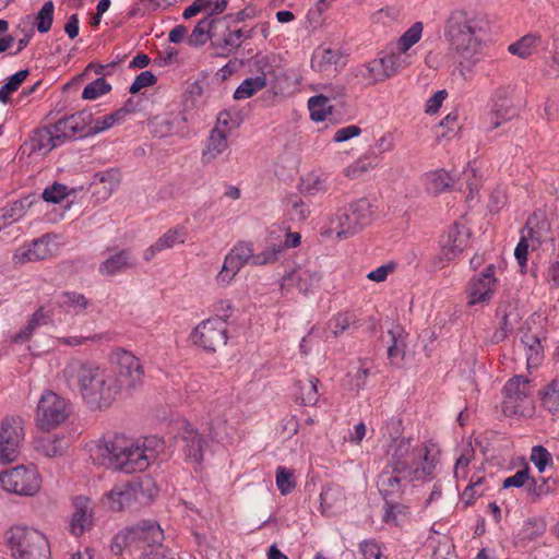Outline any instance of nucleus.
Listing matches in <instances>:
<instances>
[{
    "mask_svg": "<svg viewBox=\"0 0 559 559\" xmlns=\"http://www.w3.org/2000/svg\"><path fill=\"white\" fill-rule=\"evenodd\" d=\"M399 442L407 443L408 451L404 460L408 463V481L431 479L439 462V450L429 443L413 448L409 440L402 439Z\"/></svg>",
    "mask_w": 559,
    "mask_h": 559,
    "instance_id": "obj_11",
    "label": "nucleus"
},
{
    "mask_svg": "<svg viewBox=\"0 0 559 559\" xmlns=\"http://www.w3.org/2000/svg\"><path fill=\"white\" fill-rule=\"evenodd\" d=\"M239 272L240 269L225 255L223 265L215 276V283L219 287H228L231 285Z\"/></svg>",
    "mask_w": 559,
    "mask_h": 559,
    "instance_id": "obj_58",
    "label": "nucleus"
},
{
    "mask_svg": "<svg viewBox=\"0 0 559 559\" xmlns=\"http://www.w3.org/2000/svg\"><path fill=\"white\" fill-rule=\"evenodd\" d=\"M57 250L55 236L46 234L33 240L29 245H24L16 249L13 254V261L19 264L41 261L53 257Z\"/></svg>",
    "mask_w": 559,
    "mask_h": 559,
    "instance_id": "obj_16",
    "label": "nucleus"
},
{
    "mask_svg": "<svg viewBox=\"0 0 559 559\" xmlns=\"http://www.w3.org/2000/svg\"><path fill=\"white\" fill-rule=\"evenodd\" d=\"M251 37H252V29H245V28L228 29L224 34V36L222 38V43L219 44V47L227 52H233L241 46V44L245 39H249Z\"/></svg>",
    "mask_w": 559,
    "mask_h": 559,
    "instance_id": "obj_46",
    "label": "nucleus"
},
{
    "mask_svg": "<svg viewBox=\"0 0 559 559\" xmlns=\"http://www.w3.org/2000/svg\"><path fill=\"white\" fill-rule=\"evenodd\" d=\"M283 252L284 247H281V243L271 242L262 251L254 253L253 266L274 264Z\"/></svg>",
    "mask_w": 559,
    "mask_h": 559,
    "instance_id": "obj_53",
    "label": "nucleus"
},
{
    "mask_svg": "<svg viewBox=\"0 0 559 559\" xmlns=\"http://www.w3.org/2000/svg\"><path fill=\"white\" fill-rule=\"evenodd\" d=\"M105 259L98 266L103 276H116L135 266V257L130 249L107 248Z\"/></svg>",
    "mask_w": 559,
    "mask_h": 559,
    "instance_id": "obj_17",
    "label": "nucleus"
},
{
    "mask_svg": "<svg viewBox=\"0 0 559 559\" xmlns=\"http://www.w3.org/2000/svg\"><path fill=\"white\" fill-rule=\"evenodd\" d=\"M187 234V228L182 225H178L163 234L156 240V243L162 250L170 249L175 245L185 243Z\"/></svg>",
    "mask_w": 559,
    "mask_h": 559,
    "instance_id": "obj_51",
    "label": "nucleus"
},
{
    "mask_svg": "<svg viewBox=\"0 0 559 559\" xmlns=\"http://www.w3.org/2000/svg\"><path fill=\"white\" fill-rule=\"evenodd\" d=\"M504 399L502 409L506 415H530L533 403L528 397V380L523 376H515L508 380L503 386Z\"/></svg>",
    "mask_w": 559,
    "mask_h": 559,
    "instance_id": "obj_14",
    "label": "nucleus"
},
{
    "mask_svg": "<svg viewBox=\"0 0 559 559\" xmlns=\"http://www.w3.org/2000/svg\"><path fill=\"white\" fill-rule=\"evenodd\" d=\"M491 122H490V130L499 128L501 124H503L507 121H510L518 115L516 107L510 103H495L491 104Z\"/></svg>",
    "mask_w": 559,
    "mask_h": 559,
    "instance_id": "obj_42",
    "label": "nucleus"
},
{
    "mask_svg": "<svg viewBox=\"0 0 559 559\" xmlns=\"http://www.w3.org/2000/svg\"><path fill=\"white\" fill-rule=\"evenodd\" d=\"M289 214L292 219L297 222L306 221L310 214L311 210L309 204H307L300 197L292 195L288 199Z\"/></svg>",
    "mask_w": 559,
    "mask_h": 559,
    "instance_id": "obj_64",
    "label": "nucleus"
},
{
    "mask_svg": "<svg viewBox=\"0 0 559 559\" xmlns=\"http://www.w3.org/2000/svg\"><path fill=\"white\" fill-rule=\"evenodd\" d=\"M346 506L344 489L340 486L328 485L320 493L321 513L326 516L342 512Z\"/></svg>",
    "mask_w": 559,
    "mask_h": 559,
    "instance_id": "obj_25",
    "label": "nucleus"
},
{
    "mask_svg": "<svg viewBox=\"0 0 559 559\" xmlns=\"http://www.w3.org/2000/svg\"><path fill=\"white\" fill-rule=\"evenodd\" d=\"M73 512L69 522V530L73 536H82L94 525V503L85 496L73 499Z\"/></svg>",
    "mask_w": 559,
    "mask_h": 559,
    "instance_id": "obj_18",
    "label": "nucleus"
},
{
    "mask_svg": "<svg viewBox=\"0 0 559 559\" xmlns=\"http://www.w3.org/2000/svg\"><path fill=\"white\" fill-rule=\"evenodd\" d=\"M459 129L457 112H450L436 127L435 133L437 139L440 141L442 139L453 138L457 133Z\"/></svg>",
    "mask_w": 559,
    "mask_h": 559,
    "instance_id": "obj_54",
    "label": "nucleus"
},
{
    "mask_svg": "<svg viewBox=\"0 0 559 559\" xmlns=\"http://www.w3.org/2000/svg\"><path fill=\"white\" fill-rule=\"evenodd\" d=\"M34 450L48 459L60 457L66 454L69 443L63 435H41L34 439Z\"/></svg>",
    "mask_w": 559,
    "mask_h": 559,
    "instance_id": "obj_23",
    "label": "nucleus"
},
{
    "mask_svg": "<svg viewBox=\"0 0 559 559\" xmlns=\"http://www.w3.org/2000/svg\"><path fill=\"white\" fill-rule=\"evenodd\" d=\"M266 86V79L264 75H257L243 80L234 93V98L237 100L247 99L253 96L259 91Z\"/></svg>",
    "mask_w": 559,
    "mask_h": 559,
    "instance_id": "obj_43",
    "label": "nucleus"
},
{
    "mask_svg": "<svg viewBox=\"0 0 559 559\" xmlns=\"http://www.w3.org/2000/svg\"><path fill=\"white\" fill-rule=\"evenodd\" d=\"M310 117L314 121H323L332 112L330 98L325 95L312 96L308 100Z\"/></svg>",
    "mask_w": 559,
    "mask_h": 559,
    "instance_id": "obj_47",
    "label": "nucleus"
},
{
    "mask_svg": "<svg viewBox=\"0 0 559 559\" xmlns=\"http://www.w3.org/2000/svg\"><path fill=\"white\" fill-rule=\"evenodd\" d=\"M111 91V85L104 79L98 78L91 83H88L83 92H82V98L94 100L98 97L109 93Z\"/></svg>",
    "mask_w": 559,
    "mask_h": 559,
    "instance_id": "obj_62",
    "label": "nucleus"
},
{
    "mask_svg": "<svg viewBox=\"0 0 559 559\" xmlns=\"http://www.w3.org/2000/svg\"><path fill=\"white\" fill-rule=\"evenodd\" d=\"M537 37L533 35L523 36L519 41L511 44L508 50L521 58L530 57L536 48Z\"/></svg>",
    "mask_w": 559,
    "mask_h": 559,
    "instance_id": "obj_61",
    "label": "nucleus"
},
{
    "mask_svg": "<svg viewBox=\"0 0 559 559\" xmlns=\"http://www.w3.org/2000/svg\"><path fill=\"white\" fill-rule=\"evenodd\" d=\"M424 25L421 22H415L407 31H405L399 38L396 47L405 51L406 53H414L411 51L412 47L415 46L423 36Z\"/></svg>",
    "mask_w": 559,
    "mask_h": 559,
    "instance_id": "obj_50",
    "label": "nucleus"
},
{
    "mask_svg": "<svg viewBox=\"0 0 559 559\" xmlns=\"http://www.w3.org/2000/svg\"><path fill=\"white\" fill-rule=\"evenodd\" d=\"M61 379L69 390L81 395L92 409H106L119 395L115 371L96 362L71 358L61 371Z\"/></svg>",
    "mask_w": 559,
    "mask_h": 559,
    "instance_id": "obj_2",
    "label": "nucleus"
},
{
    "mask_svg": "<svg viewBox=\"0 0 559 559\" xmlns=\"http://www.w3.org/2000/svg\"><path fill=\"white\" fill-rule=\"evenodd\" d=\"M546 532V522L542 518H530L523 522L522 527L514 536V545L526 547L540 538Z\"/></svg>",
    "mask_w": 559,
    "mask_h": 559,
    "instance_id": "obj_29",
    "label": "nucleus"
},
{
    "mask_svg": "<svg viewBox=\"0 0 559 559\" xmlns=\"http://www.w3.org/2000/svg\"><path fill=\"white\" fill-rule=\"evenodd\" d=\"M328 177L324 174L311 171L306 174L299 185V189L301 193L308 195H316L318 193H323L328 190L326 185Z\"/></svg>",
    "mask_w": 559,
    "mask_h": 559,
    "instance_id": "obj_38",
    "label": "nucleus"
},
{
    "mask_svg": "<svg viewBox=\"0 0 559 559\" xmlns=\"http://www.w3.org/2000/svg\"><path fill=\"white\" fill-rule=\"evenodd\" d=\"M538 245L539 241L535 237V231L530 227H525L522 230L521 239L514 249V257L522 267L526 265L528 249H535Z\"/></svg>",
    "mask_w": 559,
    "mask_h": 559,
    "instance_id": "obj_39",
    "label": "nucleus"
},
{
    "mask_svg": "<svg viewBox=\"0 0 559 559\" xmlns=\"http://www.w3.org/2000/svg\"><path fill=\"white\" fill-rule=\"evenodd\" d=\"M71 411V403L67 399L51 390H46L37 403L36 425L41 431L48 432L66 423Z\"/></svg>",
    "mask_w": 559,
    "mask_h": 559,
    "instance_id": "obj_9",
    "label": "nucleus"
},
{
    "mask_svg": "<svg viewBox=\"0 0 559 559\" xmlns=\"http://www.w3.org/2000/svg\"><path fill=\"white\" fill-rule=\"evenodd\" d=\"M447 38L450 47L461 58V63L475 62L481 43V27L479 21L471 17L464 11H454L449 17Z\"/></svg>",
    "mask_w": 559,
    "mask_h": 559,
    "instance_id": "obj_3",
    "label": "nucleus"
},
{
    "mask_svg": "<svg viewBox=\"0 0 559 559\" xmlns=\"http://www.w3.org/2000/svg\"><path fill=\"white\" fill-rule=\"evenodd\" d=\"M134 535L136 549L143 550V557L146 552L158 551L159 548H165L162 544L164 539L163 530L155 522H143L134 526Z\"/></svg>",
    "mask_w": 559,
    "mask_h": 559,
    "instance_id": "obj_21",
    "label": "nucleus"
},
{
    "mask_svg": "<svg viewBox=\"0 0 559 559\" xmlns=\"http://www.w3.org/2000/svg\"><path fill=\"white\" fill-rule=\"evenodd\" d=\"M388 333L392 338V343L388 348L389 358L392 361L403 360L406 348V333L400 325H394L388 331Z\"/></svg>",
    "mask_w": 559,
    "mask_h": 559,
    "instance_id": "obj_40",
    "label": "nucleus"
},
{
    "mask_svg": "<svg viewBox=\"0 0 559 559\" xmlns=\"http://www.w3.org/2000/svg\"><path fill=\"white\" fill-rule=\"evenodd\" d=\"M189 338L194 346L204 352L215 353L227 344V323L218 318L205 319L191 331Z\"/></svg>",
    "mask_w": 559,
    "mask_h": 559,
    "instance_id": "obj_13",
    "label": "nucleus"
},
{
    "mask_svg": "<svg viewBox=\"0 0 559 559\" xmlns=\"http://www.w3.org/2000/svg\"><path fill=\"white\" fill-rule=\"evenodd\" d=\"M228 147V136L221 133L218 129H212L201 153V163L203 165L213 164Z\"/></svg>",
    "mask_w": 559,
    "mask_h": 559,
    "instance_id": "obj_27",
    "label": "nucleus"
},
{
    "mask_svg": "<svg viewBox=\"0 0 559 559\" xmlns=\"http://www.w3.org/2000/svg\"><path fill=\"white\" fill-rule=\"evenodd\" d=\"M226 257H228L240 270L248 264L253 266V243L247 240L237 241L227 252Z\"/></svg>",
    "mask_w": 559,
    "mask_h": 559,
    "instance_id": "obj_36",
    "label": "nucleus"
},
{
    "mask_svg": "<svg viewBox=\"0 0 559 559\" xmlns=\"http://www.w3.org/2000/svg\"><path fill=\"white\" fill-rule=\"evenodd\" d=\"M132 546L136 548L134 527L126 528L117 533L111 540L110 549L115 555H120L126 548Z\"/></svg>",
    "mask_w": 559,
    "mask_h": 559,
    "instance_id": "obj_56",
    "label": "nucleus"
},
{
    "mask_svg": "<svg viewBox=\"0 0 559 559\" xmlns=\"http://www.w3.org/2000/svg\"><path fill=\"white\" fill-rule=\"evenodd\" d=\"M109 361L115 371L118 393L126 389L132 390L142 384L144 368L141 360L131 352L116 348L109 355Z\"/></svg>",
    "mask_w": 559,
    "mask_h": 559,
    "instance_id": "obj_10",
    "label": "nucleus"
},
{
    "mask_svg": "<svg viewBox=\"0 0 559 559\" xmlns=\"http://www.w3.org/2000/svg\"><path fill=\"white\" fill-rule=\"evenodd\" d=\"M359 73L368 84H377L391 78L388 70L384 68V62L381 56L364 64L360 68Z\"/></svg>",
    "mask_w": 559,
    "mask_h": 559,
    "instance_id": "obj_37",
    "label": "nucleus"
},
{
    "mask_svg": "<svg viewBox=\"0 0 559 559\" xmlns=\"http://www.w3.org/2000/svg\"><path fill=\"white\" fill-rule=\"evenodd\" d=\"M377 166V157L373 154H365L353 162L344 169V175L349 179H355L368 173Z\"/></svg>",
    "mask_w": 559,
    "mask_h": 559,
    "instance_id": "obj_45",
    "label": "nucleus"
},
{
    "mask_svg": "<svg viewBox=\"0 0 559 559\" xmlns=\"http://www.w3.org/2000/svg\"><path fill=\"white\" fill-rule=\"evenodd\" d=\"M185 121L179 115L163 114L155 116L148 121L150 133L157 139L171 136L176 133L178 126Z\"/></svg>",
    "mask_w": 559,
    "mask_h": 559,
    "instance_id": "obj_28",
    "label": "nucleus"
},
{
    "mask_svg": "<svg viewBox=\"0 0 559 559\" xmlns=\"http://www.w3.org/2000/svg\"><path fill=\"white\" fill-rule=\"evenodd\" d=\"M550 477H539L534 478L530 477L527 485L525 487L527 497L532 502H538L544 497L551 493V489L549 487Z\"/></svg>",
    "mask_w": 559,
    "mask_h": 559,
    "instance_id": "obj_48",
    "label": "nucleus"
},
{
    "mask_svg": "<svg viewBox=\"0 0 559 559\" xmlns=\"http://www.w3.org/2000/svg\"><path fill=\"white\" fill-rule=\"evenodd\" d=\"M454 180L444 169H436L424 175V185L431 194H440L449 190Z\"/></svg>",
    "mask_w": 559,
    "mask_h": 559,
    "instance_id": "obj_33",
    "label": "nucleus"
},
{
    "mask_svg": "<svg viewBox=\"0 0 559 559\" xmlns=\"http://www.w3.org/2000/svg\"><path fill=\"white\" fill-rule=\"evenodd\" d=\"M51 316L48 311H45L44 307H39L29 318L27 321V324L17 332L13 337L12 341L14 343H25L31 340L34 332L43 325H46L50 322Z\"/></svg>",
    "mask_w": 559,
    "mask_h": 559,
    "instance_id": "obj_32",
    "label": "nucleus"
},
{
    "mask_svg": "<svg viewBox=\"0 0 559 559\" xmlns=\"http://www.w3.org/2000/svg\"><path fill=\"white\" fill-rule=\"evenodd\" d=\"M58 132H55V126L36 129L28 141L31 153L46 155L57 146L62 145Z\"/></svg>",
    "mask_w": 559,
    "mask_h": 559,
    "instance_id": "obj_22",
    "label": "nucleus"
},
{
    "mask_svg": "<svg viewBox=\"0 0 559 559\" xmlns=\"http://www.w3.org/2000/svg\"><path fill=\"white\" fill-rule=\"evenodd\" d=\"M7 538L14 559H48L49 544L38 530L14 525L8 531Z\"/></svg>",
    "mask_w": 559,
    "mask_h": 559,
    "instance_id": "obj_5",
    "label": "nucleus"
},
{
    "mask_svg": "<svg viewBox=\"0 0 559 559\" xmlns=\"http://www.w3.org/2000/svg\"><path fill=\"white\" fill-rule=\"evenodd\" d=\"M409 516V508L396 499L385 501L383 521L386 524L400 526Z\"/></svg>",
    "mask_w": 559,
    "mask_h": 559,
    "instance_id": "obj_41",
    "label": "nucleus"
},
{
    "mask_svg": "<svg viewBox=\"0 0 559 559\" xmlns=\"http://www.w3.org/2000/svg\"><path fill=\"white\" fill-rule=\"evenodd\" d=\"M163 450L157 437H132L117 433L99 440L91 450L93 461L124 474L141 473L155 462Z\"/></svg>",
    "mask_w": 559,
    "mask_h": 559,
    "instance_id": "obj_1",
    "label": "nucleus"
},
{
    "mask_svg": "<svg viewBox=\"0 0 559 559\" xmlns=\"http://www.w3.org/2000/svg\"><path fill=\"white\" fill-rule=\"evenodd\" d=\"M319 379L311 377L306 383L297 382L299 389L298 399L305 406H314L319 401L318 392Z\"/></svg>",
    "mask_w": 559,
    "mask_h": 559,
    "instance_id": "obj_49",
    "label": "nucleus"
},
{
    "mask_svg": "<svg viewBox=\"0 0 559 559\" xmlns=\"http://www.w3.org/2000/svg\"><path fill=\"white\" fill-rule=\"evenodd\" d=\"M466 245V235L457 225H452L441 240V259L454 260Z\"/></svg>",
    "mask_w": 559,
    "mask_h": 559,
    "instance_id": "obj_26",
    "label": "nucleus"
},
{
    "mask_svg": "<svg viewBox=\"0 0 559 559\" xmlns=\"http://www.w3.org/2000/svg\"><path fill=\"white\" fill-rule=\"evenodd\" d=\"M408 448L406 442H399L388 465L378 477V489L384 501L397 499L403 493V480L408 481V463L404 460Z\"/></svg>",
    "mask_w": 559,
    "mask_h": 559,
    "instance_id": "obj_6",
    "label": "nucleus"
},
{
    "mask_svg": "<svg viewBox=\"0 0 559 559\" xmlns=\"http://www.w3.org/2000/svg\"><path fill=\"white\" fill-rule=\"evenodd\" d=\"M91 115L84 111L73 114L69 117L58 120L55 126V132H58L62 144L72 138H83L90 135L88 123Z\"/></svg>",
    "mask_w": 559,
    "mask_h": 559,
    "instance_id": "obj_20",
    "label": "nucleus"
},
{
    "mask_svg": "<svg viewBox=\"0 0 559 559\" xmlns=\"http://www.w3.org/2000/svg\"><path fill=\"white\" fill-rule=\"evenodd\" d=\"M543 406L554 415H559V380H552L542 392Z\"/></svg>",
    "mask_w": 559,
    "mask_h": 559,
    "instance_id": "obj_52",
    "label": "nucleus"
},
{
    "mask_svg": "<svg viewBox=\"0 0 559 559\" xmlns=\"http://www.w3.org/2000/svg\"><path fill=\"white\" fill-rule=\"evenodd\" d=\"M530 461L536 466L542 474L548 466L552 465V456L543 445H534L531 450Z\"/></svg>",
    "mask_w": 559,
    "mask_h": 559,
    "instance_id": "obj_63",
    "label": "nucleus"
},
{
    "mask_svg": "<svg viewBox=\"0 0 559 559\" xmlns=\"http://www.w3.org/2000/svg\"><path fill=\"white\" fill-rule=\"evenodd\" d=\"M525 349L527 368L538 367L544 359V349L537 335L525 333L521 338Z\"/></svg>",
    "mask_w": 559,
    "mask_h": 559,
    "instance_id": "obj_35",
    "label": "nucleus"
},
{
    "mask_svg": "<svg viewBox=\"0 0 559 559\" xmlns=\"http://www.w3.org/2000/svg\"><path fill=\"white\" fill-rule=\"evenodd\" d=\"M376 209L374 203L368 198L348 203L332 215L325 235L345 239L357 234L372 223Z\"/></svg>",
    "mask_w": 559,
    "mask_h": 559,
    "instance_id": "obj_4",
    "label": "nucleus"
},
{
    "mask_svg": "<svg viewBox=\"0 0 559 559\" xmlns=\"http://www.w3.org/2000/svg\"><path fill=\"white\" fill-rule=\"evenodd\" d=\"M28 76V70H20L11 75L7 82L0 87V103L7 104L13 92L17 91L21 84Z\"/></svg>",
    "mask_w": 559,
    "mask_h": 559,
    "instance_id": "obj_57",
    "label": "nucleus"
},
{
    "mask_svg": "<svg viewBox=\"0 0 559 559\" xmlns=\"http://www.w3.org/2000/svg\"><path fill=\"white\" fill-rule=\"evenodd\" d=\"M485 491V477L474 474L471 477L469 484L463 490L462 498L465 500L466 504H471L476 498L483 496Z\"/></svg>",
    "mask_w": 559,
    "mask_h": 559,
    "instance_id": "obj_60",
    "label": "nucleus"
},
{
    "mask_svg": "<svg viewBox=\"0 0 559 559\" xmlns=\"http://www.w3.org/2000/svg\"><path fill=\"white\" fill-rule=\"evenodd\" d=\"M57 306L66 313L83 316L90 306L88 299L78 292H63L56 300Z\"/></svg>",
    "mask_w": 559,
    "mask_h": 559,
    "instance_id": "obj_30",
    "label": "nucleus"
},
{
    "mask_svg": "<svg viewBox=\"0 0 559 559\" xmlns=\"http://www.w3.org/2000/svg\"><path fill=\"white\" fill-rule=\"evenodd\" d=\"M43 477L33 464H21L0 473L1 488L19 497H35L41 489Z\"/></svg>",
    "mask_w": 559,
    "mask_h": 559,
    "instance_id": "obj_8",
    "label": "nucleus"
},
{
    "mask_svg": "<svg viewBox=\"0 0 559 559\" xmlns=\"http://www.w3.org/2000/svg\"><path fill=\"white\" fill-rule=\"evenodd\" d=\"M157 492L153 480L148 477L136 481L116 485L105 496V504L111 511L118 512L131 507L134 502L146 503Z\"/></svg>",
    "mask_w": 559,
    "mask_h": 559,
    "instance_id": "obj_7",
    "label": "nucleus"
},
{
    "mask_svg": "<svg viewBox=\"0 0 559 559\" xmlns=\"http://www.w3.org/2000/svg\"><path fill=\"white\" fill-rule=\"evenodd\" d=\"M340 58L338 52L335 50L330 48L321 49L314 53L311 66L313 69L323 72L328 67L336 64Z\"/></svg>",
    "mask_w": 559,
    "mask_h": 559,
    "instance_id": "obj_59",
    "label": "nucleus"
},
{
    "mask_svg": "<svg viewBox=\"0 0 559 559\" xmlns=\"http://www.w3.org/2000/svg\"><path fill=\"white\" fill-rule=\"evenodd\" d=\"M215 17L205 16L194 26L192 33L188 37L190 46H202L211 38V29L214 25Z\"/></svg>",
    "mask_w": 559,
    "mask_h": 559,
    "instance_id": "obj_44",
    "label": "nucleus"
},
{
    "mask_svg": "<svg viewBox=\"0 0 559 559\" xmlns=\"http://www.w3.org/2000/svg\"><path fill=\"white\" fill-rule=\"evenodd\" d=\"M181 440L183 442L182 451L190 462L200 464L203 460L205 439L190 425L182 429Z\"/></svg>",
    "mask_w": 559,
    "mask_h": 559,
    "instance_id": "obj_24",
    "label": "nucleus"
},
{
    "mask_svg": "<svg viewBox=\"0 0 559 559\" xmlns=\"http://www.w3.org/2000/svg\"><path fill=\"white\" fill-rule=\"evenodd\" d=\"M128 111L124 109H119L112 114L103 116L94 121L93 126H90L88 133L91 134H97L100 132H104L111 127H114L119 121L123 120V118L127 116Z\"/></svg>",
    "mask_w": 559,
    "mask_h": 559,
    "instance_id": "obj_55",
    "label": "nucleus"
},
{
    "mask_svg": "<svg viewBox=\"0 0 559 559\" xmlns=\"http://www.w3.org/2000/svg\"><path fill=\"white\" fill-rule=\"evenodd\" d=\"M497 316L500 318V328L493 333L492 340L496 343L503 341L520 321V314L511 305H500L497 309Z\"/></svg>",
    "mask_w": 559,
    "mask_h": 559,
    "instance_id": "obj_31",
    "label": "nucleus"
},
{
    "mask_svg": "<svg viewBox=\"0 0 559 559\" xmlns=\"http://www.w3.org/2000/svg\"><path fill=\"white\" fill-rule=\"evenodd\" d=\"M415 53H406L399 47L395 50L390 51L381 56L384 62V68L388 70L390 76H394L401 71L411 67L414 62Z\"/></svg>",
    "mask_w": 559,
    "mask_h": 559,
    "instance_id": "obj_34",
    "label": "nucleus"
},
{
    "mask_svg": "<svg viewBox=\"0 0 559 559\" xmlns=\"http://www.w3.org/2000/svg\"><path fill=\"white\" fill-rule=\"evenodd\" d=\"M25 438V420L20 415L5 416L0 421V463L16 461Z\"/></svg>",
    "mask_w": 559,
    "mask_h": 559,
    "instance_id": "obj_12",
    "label": "nucleus"
},
{
    "mask_svg": "<svg viewBox=\"0 0 559 559\" xmlns=\"http://www.w3.org/2000/svg\"><path fill=\"white\" fill-rule=\"evenodd\" d=\"M495 270V265L489 264L481 273L469 281L467 287L468 306L485 305L492 299L498 286Z\"/></svg>",
    "mask_w": 559,
    "mask_h": 559,
    "instance_id": "obj_15",
    "label": "nucleus"
},
{
    "mask_svg": "<svg viewBox=\"0 0 559 559\" xmlns=\"http://www.w3.org/2000/svg\"><path fill=\"white\" fill-rule=\"evenodd\" d=\"M322 280L321 272L317 265H302L296 267L285 278L282 287L288 283V285L295 286L299 293L308 295L313 293Z\"/></svg>",
    "mask_w": 559,
    "mask_h": 559,
    "instance_id": "obj_19",
    "label": "nucleus"
}]
</instances>
